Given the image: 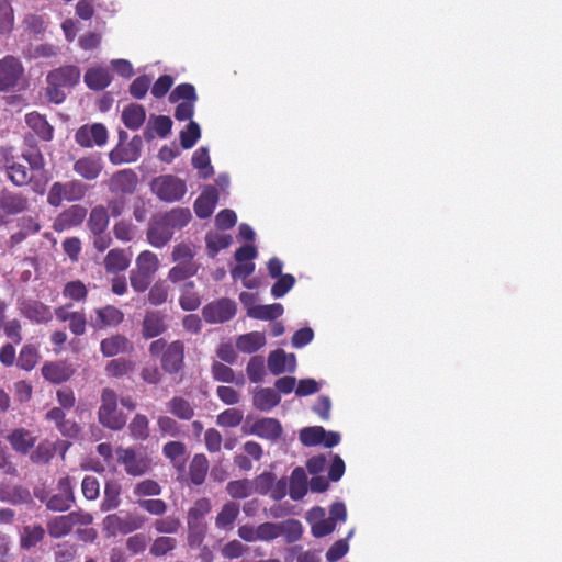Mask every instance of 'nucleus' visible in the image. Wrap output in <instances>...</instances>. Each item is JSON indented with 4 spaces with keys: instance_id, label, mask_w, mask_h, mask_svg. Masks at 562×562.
Returning <instances> with one entry per match:
<instances>
[{
    "instance_id": "obj_38",
    "label": "nucleus",
    "mask_w": 562,
    "mask_h": 562,
    "mask_svg": "<svg viewBox=\"0 0 562 562\" xmlns=\"http://www.w3.org/2000/svg\"><path fill=\"white\" fill-rule=\"evenodd\" d=\"M0 499L12 505H24L32 503V495L29 488L22 485H14L10 488H1Z\"/></svg>"
},
{
    "instance_id": "obj_18",
    "label": "nucleus",
    "mask_w": 562,
    "mask_h": 562,
    "mask_svg": "<svg viewBox=\"0 0 562 562\" xmlns=\"http://www.w3.org/2000/svg\"><path fill=\"white\" fill-rule=\"evenodd\" d=\"M124 319V313L113 306L106 305L95 310V317L91 318V325L94 328L102 329L104 327H115Z\"/></svg>"
},
{
    "instance_id": "obj_23",
    "label": "nucleus",
    "mask_w": 562,
    "mask_h": 562,
    "mask_svg": "<svg viewBox=\"0 0 562 562\" xmlns=\"http://www.w3.org/2000/svg\"><path fill=\"white\" fill-rule=\"evenodd\" d=\"M250 432L260 438L274 441L280 438L282 426L276 418H260L251 425Z\"/></svg>"
},
{
    "instance_id": "obj_44",
    "label": "nucleus",
    "mask_w": 562,
    "mask_h": 562,
    "mask_svg": "<svg viewBox=\"0 0 562 562\" xmlns=\"http://www.w3.org/2000/svg\"><path fill=\"white\" fill-rule=\"evenodd\" d=\"M200 269L199 263H177L168 271V280L171 283H179L194 277Z\"/></svg>"
},
{
    "instance_id": "obj_9",
    "label": "nucleus",
    "mask_w": 562,
    "mask_h": 562,
    "mask_svg": "<svg viewBox=\"0 0 562 562\" xmlns=\"http://www.w3.org/2000/svg\"><path fill=\"white\" fill-rule=\"evenodd\" d=\"M237 305L228 297H221L205 304L202 308V317L209 324H222L235 317Z\"/></svg>"
},
{
    "instance_id": "obj_11",
    "label": "nucleus",
    "mask_w": 562,
    "mask_h": 562,
    "mask_svg": "<svg viewBox=\"0 0 562 562\" xmlns=\"http://www.w3.org/2000/svg\"><path fill=\"white\" fill-rule=\"evenodd\" d=\"M75 140L83 148L101 147L108 142V130L102 123L86 124L76 131Z\"/></svg>"
},
{
    "instance_id": "obj_22",
    "label": "nucleus",
    "mask_w": 562,
    "mask_h": 562,
    "mask_svg": "<svg viewBox=\"0 0 562 562\" xmlns=\"http://www.w3.org/2000/svg\"><path fill=\"white\" fill-rule=\"evenodd\" d=\"M21 313L24 317L37 324L48 323L53 318L50 307L36 300L22 303Z\"/></svg>"
},
{
    "instance_id": "obj_29",
    "label": "nucleus",
    "mask_w": 562,
    "mask_h": 562,
    "mask_svg": "<svg viewBox=\"0 0 562 562\" xmlns=\"http://www.w3.org/2000/svg\"><path fill=\"white\" fill-rule=\"evenodd\" d=\"M266 335L261 331H250L236 339V348L244 353H254L266 345Z\"/></svg>"
},
{
    "instance_id": "obj_56",
    "label": "nucleus",
    "mask_w": 562,
    "mask_h": 562,
    "mask_svg": "<svg viewBox=\"0 0 562 562\" xmlns=\"http://www.w3.org/2000/svg\"><path fill=\"white\" fill-rule=\"evenodd\" d=\"M153 527L155 531L160 533L161 536L175 535L179 532L181 528V521L177 517L167 516L155 519L153 522Z\"/></svg>"
},
{
    "instance_id": "obj_25",
    "label": "nucleus",
    "mask_w": 562,
    "mask_h": 562,
    "mask_svg": "<svg viewBox=\"0 0 562 562\" xmlns=\"http://www.w3.org/2000/svg\"><path fill=\"white\" fill-rule=\"evenodd\" d=\"M167 330L164 316L159 312H149L142 322V336L144 339H153Z\"/></svg>"
},
{
    "instance_id": "obj_1",
    "label": "nucleus",
    "mask_w": 562,
    "mask_h": 562,
    "mask_svg": "<svg viewBox=\"0 0 562 562\" xmlns=\"http://www.w3.org/2000/svg\"><path fill=\"white\" fill-rule=\"evenodd\" d=\"M192 220L188 207H173L151 216L146 231L147 241L155 248L165 247L177 231L184 228Z\"/></svg>"
},
{
    "instance_id": "obj_54",
    "label": "nucleus",
    "mask_w": 562,
    "mask_h": 562,
    "mask_svg": "<svg viewBox=\"0 0 562 562\" xmlns=\"http://www.w3.org/2000/svg\"><path fill=\"white\" fill-rule=\"evenodd\" d=\"M14 27V10L10 0H0V34H10Z\"/></svg>"
},
{
    "instance_id": "obj_16",
    "label": "nucleus",
    "mask_w": 562,
    "mask_h": 562,
    "mask_svg": "<svg viewBox=\"0 0 562 562\" xmlns=\"http://www.w3.org/2000/svg\"><path fill=\"white\" fill-rule=\"evenodd\" d=\"M87 209L80 204H74L55 218L53 228L56 232L68 231L72 227L81 225L87 216Z\"/></svg>"
},
{
    "instance_id": "obj_37",
    "label": "nucleus",
    "mask_w": 562,
    "mask_h": 562,
    "mask_svg": "<svg viewBox=\"0 0 562 562\" xmlns=\"http://www.w3.org/2000/svg\"><path fill=\"white\" fill-rule=\"evenodd\" d=\"M212 509L210 498L201 497L196 499L189 508L187 514V524L189 529L195 528L202 518H204Z\"/></svg>"
},
{
    "instance_id": "obj_60",
    "label": "nucleus",
    "mask_w": 562,
    "mask_h": 562,
    "mask_svg": "<svg viewBox=\"0 0 562 562\" xmlns=\"http://www.w3.org/2000/svg\"><path fill=\"white\" fill-rule=\"evenodd\" d=\"M267 366L271 374L280 375L286 372L285 351L283 349H276L268 356Z\"/></svg>"
},
{
    "instance_id": "obj_30",
    "label": "nucleus",
    "mask_w": 562,
    "mask_h": 562,
    "mask_svg": "<svg viewBox=\"0 0 562 562\" xmlns=\"http://www.w3.org/2000/svg\"><path fill=\"white\" fill-rule=\"evenodd\" d=\"M25 122L27 126L43 140H50L54 135L53 126L47 122L44 115L37 112L26 114Z\"/></svg>"
},
{
    "instance_id": "obj_6",
    "label": "nucleus",
    "mask_w": 562,
    "mask_h": 562,
    "mask_svg": "<svg viewBox=\"0 0 562 562\" xmlns=\"http://www.w3.org/2000/svg\"><path fill=\"white\" fill-rule=\"evenodd\" d=\"M89 187L78 179H72L67 182H54L47 194V203L54 207L61 205L64 201L77 202L81 201Z\"/></svg>"
},
{
    "instance_id": "obj_53",
    "label": "nucleus",
    "mask_w": 562,
    "mask_h": 562,
    "mask_svg": "<svg viewBox=\"0 0 562 562\" xmlns=\"http://www.w3.org/2000/svg\"><path fill=\"white\" fill-rule=\"evenodd\" d=\"M192 165L195 169L200 170L203 178H209L213 175L209 150L205 147H200L193 153Z\"/></svg>"
},
{
    "instance_id": "obj_57",
    "label": "nucleus",
    "mask_w": 562,
    "mask_h": 562,
    "mask_svg": "<svg viewBox=\"0 0 562 562\" xmlns=\"http://www.w3.org/2000/svg\"><path fill=\"white\" fill-rule=\"evenodd\" d=\"M205 241L210 257H215L220 250L229 247L232 236L228 234H207Z\"/></svg>"
},
{
    "instance_id": "obj_27",
    "label": "nucleus",
    "mask_w": 562,
    "mask_h": 562,
    "mask_svg": "<svg viewBox=\"0 0 562 562\" xmlns=\"http://www.w3.org/2000/svg\"><path fill=\"white\" fill-rule=\"evenodd\" d=\"M83 80L88 88L100 91L111 83L112 77L109 69L103 67H92L86 71Z\"/></svg>"
},
{
    "instance_id": "obj_7",
    "label": "nucleus",
    "mask_w": 562,
    "mask_h": 562,
    "mask_svg": "<svg viewBox=\"0 0 562 562\" xmlns=\"http://www.w3.org/2000/svg\"><path fill=\"white\" fill-rule=\"evenodd\" d=\"M150 189L159 200L165 202L180 201L187 193L186 182L173 175L156 177L150 183Z\"/></svg>"
},
{
    "instance_id": "obj_32",
    "label": "nucleus",
    "mask_w": 562,
    "mask_h": 562,
    "mask_svg": "<svg viewBox=\"0 0 562 562\" xmlns=\"http://www.w3.org/2000/svg\"><path fill=\"white\" fill-rule=\"evenodd\" d=\"M8 177L14 186L22 187L31 181L30 168L24 164L16 162L13 158H5Z\"/></svg>"
},
{
    "instance_id": "obj_47",
    "label": "nucleus",
    "mask_w": 562,
    "mask_h": 562,
    "mask_svg": "<svg viewBox=\"0 0 562 562\" xmlns=\"http://www.w3.org/2000/svg\"><path fill=\"white\" fill-rule=\"evenodd\" d=\"M177 548V540L170 536L155 538L149 547V554L154 558H161Z\"/></svg>"
},
{
    "instance_id": "obj_46",
    "label": "nucleus",
    "mask_w": 562,
    "mask_h": 562,
    "mask_svg": "<svg viewBox=\"0 0 562 562\" xmlns=\"http://www.w3.org/2000/svg\"><path fill=\"white\" fill-rule=\"evenodd\" d=\"M44 536L45 530L41 525L24 526L20 539L21 548L31 549L35 547L43 540Z\"/></svg>"
},
{
    "instance_id": "obj_45",
    "label": "nucleus",
    "mask_w": 562,
    "mask_h": 562,
    "mask_svg": "<svg viewBox=\"0 0 562 562\" xmlns=\"http://www.w3.org/2000/svg\"><path fill=\"white\" fill-rule=\"evenodd\" d=\"M302 524L296 519L291 518L279 522V537H283L288 543L299 541L302 537Z\"/></svg>"
},
{
    "instance_id": "obj_3",
    "label": "nucleus",
    "mask_w": 562,
    "mask_h": 562,
    "mask_svg": "<svg viewBox=\"0 0 562 562\" xmlns=\"http://www.w3.org/2000/svg\"><path fill=\"white\" fill-rule=\"evenodd\" d=\"M81 77L79 67L65 65L50 70L46 76V97L49 102L60 104L66 99L65 89L76 87Z\"/></svg>"
},
{
    "instance_id": "obj_49",
    "label": "nucleus",
    "mask_w": 562,
    "mask_h": 562,
    "mask_svg": "<svg viewBox=\"0 0 562 562\" xmlns=\"http://www.w3.org/2000/svg\"><path fill=\"white\" fill-rule=\"evenodd\" d=\"M74 526L68 515L57 516L47 522V531L52 538H61L71 532Z\"/></svg>"
},
{
    "instance_id": "obj_28",
    "label": "nucleus",
    "mask_w": 562,
    "mask_h": 562,
    "mask_svg": "<svg viewBox=\"0 0 562 562\" xmlns=\"http://www.w3.org/2000/svg\"><path fill=\"white\" fill-rule=\"evenodd\" d=\"M172 121L166 115H153L149 119L148 125L144 131V137L146 140H151L157 134L159 137L165 138L171 132Z\"/></svg>"
},
{
    "instance_id": "obj_63",
    "label": "nucleus",
    "mask_w": 562,
    "mask_h": 562,
    "mask_svg": "<svg viewBox=\"0 0 562 562\" xmlns=\"http://www.w3.org/2000/svg\"><path fill=\"white\" fill-rule=\"evenodd\" d=\"M63 295L70 300L80 302L85 301L88 296V290L83 282L80 280L69 281L63 289Z\"/></svg>"
},
{
    "instance_id": "obj_12",
    "label": "nucleus",
    "mask_w": 562,
    "mask_h": 562,
    "mask_svg": "<svg viewBox=\"0 0 562 562\" xmlns=\"http://www.w3.org/2000/svg\"><path fill=\"white\" fill-rule=\"evenodd\" d=\"M24 68L19 58L8 55L0 60V91L14 88L23 76Z\"/></svg>"
},
{
    "instance_id": "obj_55",
    "label": "nucleus",
    "mask_w": 562,
    "mask_h": 562,
    "mask_svg": "<svg viewBox=\"0 0 562 562\" xmlns=\"http://www.w3.org/2000/svg\"><path fill=\"white\" fill-rule=\"evenodd\" d=\"M325 428L322 426L305 427L300 431L299 438L303 446L314 447L322 443Z\"/></svg>"
},
{
    "instance_id": "obj_35",
    "label": "nucleus",
    "mask_w": 562,
    "mask_h": 562,
    "mask_svg": "<svg viewBox=\"0 0 562 562\" xmlns=\"http://www.w3.org/2000/svg\"><path fill=\"white\" fill-rule=\"evenodd\" d=\"M211 373L213 379L218 382L235 383L238 386H243L245 384V378L241 373L236 378L233 369L220 361L213 362Z\"/></svg>"
},
{
    "instance_id": "obj_20",
    "label": "nucleus",
    "mask_w": 562,
    "mask_h": 562,
    "mask_svg": "<svg viewBox=\"0 0 562 562\" xmlns=\"http://www.w3.org/2000/svg\"><path fill=\"white\" fill-rule=\"evenodd\" d=\"M218 202V191L215 187H207L195 200L194 212L199 218H209Z\"/></svg>"
},
{
    "instance_id": "obj_34",
    "label": "nucleus",
    "mask_w": 562,
    "mask_h": 562,
    "mask_svg": "<svg viewBox=\"0 0 562 562\" xmlns=\"http://www.w3.org/2000/svg\"><path fill=\"white\" fill-rule=\"evenodd\" d=\"M252 401L257 409L268 412L280 403L281 397L276 390L266 387L256 391Z\"/></svg>"
},
{
    "instance_id": "obj_51",
    "label": "nucleus",
    "mask_w": 562,
    "mask_h": 562,
    "mask_svg": "<svg viewBox=\"0 0 562 562\" xmlns=\"http://www.w3.org/2000/svg\"><path fill=\"white\" fill-rule=\"evenodd\" d=\"M57 443L44 440L37 445L35 450L31 453V461L36 464L48 463L56 452Z\"/></svg>"
},
{
    "instance_id": "obj_48",
    "label": "nucleus",
    "mask_w": 562,
    "mask_h": 562,
    "mask_svg": "<svg viewBox=\"0 0 562 562\" xmlns=\"http://www.w3.org/2000/svg\"><path fill=\"white\" fill-rule=\"evenodd\" d=\"M134 362L125 358H115L105 366V373L110 378H122L134 370Z\"/></svg>"
},
{
    "instance_id": "obj_42",
    "label": "nucleus",
    "mask_w": 562,
    "mask_h": 562,
    "mask_svg": "<svg viewBox=\"0 0 562 562\" xmlns=\"http://www.w3.org/2000/svg\"><path fill=\"white\" fill-rule=\"evenodd\" d=\"M41 359L40 351L36 346L26 344L24 345L16 359V366L25 371L33 370Z\"/></svg>"
},
{
    "instance_id": "obj_39",
    "label": "nucleus",
    "mask_w": 562,
    "mask_h": 562,
    "mask_svg": "<svg viewBox=\"0 0 562 562\" xmlns=\"http://www.w3.org/2000/svg\"><path fill=\"white\" fill-rule=\"evenodd\" d=\"M209 471V460L203 453L193 457L189 465V477L194 485H201L206 479Z\"/></svg>"
},
{
    "instance_id": "obj_33",
    "label": "nucleus",
    "mask_w": 562,
    "mask_h": 562,
    "mask_svg": "<svg viewBox=\"0 0 562 562\" xmlns=\"http://www.w3.org/2000/svg\"><path fill=\"white\" fill-rule=\"evenodd\" d=\"M121 485L119 482L112 480L108 481L104 486L103 499L100 504V509L103 513L116 509L121 504Z\"/></svg>"
},
{
    "instance_id": "obj_15",
    "label": "nucleus",
    "mask_w": 562,
    "mask_h": 562,
    "mask_svg": "<svg viewBox=\"0 0 562 562\" xmlns=\"http://www.w3.org/2000/svg\"><path fill=\"white\" fill-rule=\"evenodd\" d=\"M74 171L87 181L97 180L103 170V161L100 154H89L74 162Z\"/></svg>"
},
{
    "instance_id": "obj_61",
    "label": "nucleus",
    "mask_w": 562,
    "mask_h": 562,
    "mask_svg": "<svg viewBox=\"0 0 562 562\" xmlns=\"http://www.w3.org/2000/svg\"><path fill=\"white\" fill-rule=\"evenodd\" d=\"M244 418V414L238 408H227L216 417V424L221 427H237Z\"/></svg>"
},
{
    "instance_id": "obj_21",
    "label": "nucleus",
    "mask_w": 562,
    "mask_h": 562,
    "mask_svg": "<svg viewBox=\"0 0 562 562\" xmlns=\"http://www.w3.org/2000/svg\"><path fill=\"white\" fill-rule=\"evenodd\" d=\"M240 513V505L236 502H226L215 517V528L222 531H232Z\"/></svg>"
},
{
    "instance_id": "obj_2",
    "label": "nucleus",
    "mask_w": 562,
    "mask_h": 562,
    "mask_svg": "<svg viewBox=\"0 0 562 562\" xmlns=\"http://www.w3.org/2000/svg\"><path fill=\"white\" fill-rule=\"evenodd\" d=\"M151 358L159 361L162 372L169 376H180L182 380L186 368V345L177 339L167 341L165 338L153 340L148 346Z\"/></svg>"
},
{
    "instance_id": "obj_8",
    "label": "nucleus",
    "mask_w": 562,
    "mask_h": 562,
    "mask_svg": "<svg viewBox=\"0 0 562 562\" xmlns=\"http://www.w3.org/2000/svg\"><path fill=\"white\" fill-rule=\"evenodd\" d=\"M117 462L123 465L130 476H142L153 468V460L146 453H139L134 448L119 447L115 450Z\"/></svg>"
},
{
    "instance_id": "obj_17",
    "label": "nucleus",
    "mask_w": 562,
    "mask_h": 562,
    "mask_svg": "<svg viewBox=\"0 0 562 562\" xmlns=\"http://www.w3.org/2000/svg\"><path fill=\"white\" fill-rule=\"evenodd\" d=\"M42 376L53 383L61 384L70 380L75 374V370L71 364L66 361H47L41 368Z\"/></svg>"
},
{
    "instance_id": "obj_64",
    "label": "nucleus",
    "mask_w": 562,
    "mask_h": 562,
    "mask_svg": "<svg viewBox=\"0 0 562 562\" xmlns=\"http://www.w3.org/2000/svg\"><path fill=\"white\" fill-rule=\"evenodd\" d=\"M201 136V130L196 122L190 121L187 128L180 133V144L182 148H192Z\"/></svg>"
},
{
    "instance_id": "obj_13",
    "label": "nucleus",
    "mask_w": 562,
    "mask_h": 562,
    "mask_svg": "<svg viewBox=\"0 0 562 562\" xmlns=\"http://www.w3.org/2000/svg\"><path fill=\"white\" fill-rule=\"evenodd\" d=\"M75 503L74 487L69 476L58 480L57 493L46 501V507L53 512H66Z\"/></svg>"
},
{
    "instance_id": "obj_36",
    "label": "nucleus",
    "mask_w": 562,
    "mask_h": 562,
    "mask_svg": "<svg viewBox=\"0 0 562 562\" xmlns=\"http://www.w3.org/2000/svg\"><path fill=\"white\" fill-rule=\"evenodd\" d=\"M166 405L168 412L181 420H190L194 416L193 405L182 396H173Z\"/></svg>"
},
{
    "instance_id": "obj_43",
    "label": "nucleus",
    "mask_w": 562,
    "mask_h": 562,
    "mask_svg": "<svg viewBox=\"0 0 562 562\" xmlns=\"http://www.w3.org/2000/svg\"><path fill=\"white\" fill-rule=\"evenodd\" d=\"M130 436L136 441L149 438V419L144 414H136L128 424Z\"/></svg>"
},
{
    "instance_id": "obj_26",
    "label": "nucleus",
    "mask_w": 562,
    "mask_h": 562,
    "mask_svg": "<svg viewBox=\"0 0 562 562\" xmlns=\"http://www.w3.org/2000/svg\"><path fill=\"white\" fill-rule=\"evenodd\" d=\"M130 255L121 248L111 249L104 257L103 265L108 273H119L128 268Z\"/></svg>"
},
{
    "instance_id": "obj_4",
    "label": "nucleus",
    "mask_w": 562,
    "mask_h": 562,
    "mask_svg": "<svg viewBox=\"0 0 562 562\" xmlns=\"http://www.w3.org/2000/svg\"><path fill=\"white\" fill-rule=\"evenodd\" d=\"M98 420L103 427L113 431H119L126 425V416L117 408L116 392L110 387H104L101 392Z\"/></svg>"
},
{
    "instance_id": "obj_52",
    "label": "nucleus",
    "mask_w": 562,
    "mask_h": 562,
    "mask_svg": "<svg viewBox=\"0 0 562 562\" xmlns=\"http://www.w3.org/2000/svg\"><path fill=\"white\" fill-rule=\"evenodd\" d=\"M135 263V269L150 273L153 276H155L159 269V259L157 255L150 250L140 251L136 258Z\"/></svg>"
},
{
    "instance_id": "obj_5",
    "label": "nucleus",
    "mask_w": 562,
    "mask_h": 562,
    "mask_svg": "<svg viewBox=\"0 0 562 562\" xmlns=\"http://www.w3.org/2000/svg\"><path fill=\"white\" fill-rule=\"evenodd\" d=\"M146 517L139 514L126 513L124 516L109 514L102 520V530L106 537L130 535L144 527Z\"/></svg>"
},
{
    "instance_id": "obj_58",
    "label": "nucleus",
    "mask_w": 562,
    "mask_h": 562,
    "mask_svg": "<svg viewBox=\"0 0 562 562\" xmlns=\"http://www.w3.org/2000/svg\"><path fill=\"white\" fill-rule=\"evenodd\" d=\"M149 538L143 532H133L125 540V548L131 555L143 554L148 547Z\"/></svg>"
},
{
    "instance_id": "obj_62",
    "label": "nucleus",
    "mask_w": 562,
    "mask_h": 562,
    "mask_svg": "<svg viewBox=\"0 0 562 562\" xmlns=\"http://www.w3.org/2000/svg\"><path fill=\"white\" fill-rule=\"evenodd\" d=\"M153 278H154L153 274L137 270V269H132L130 271L131 286L137 293L145 292L149 288V285L153 281Z\"/></svg>"
},
{
    "instance_id": "obj_59",
    "label": "nucleus",
    "mask_w": 562,
    "mask_h": 562,
    "mask_svg": "<svg viewBox=\"0 0 562 562\" xmlns=\"http://www.w3.org/2000/svg\"><path fill=\"white\" fill-rule=\"evenodd\" d=\"M180 100H183L182 102H196L198 95L193 85L180 83L171 91L169 101L171 103H177Z\"/></svg>"
},
{
    "instance_id": "obj_14",
    "label": "nucleus",
    "mask_w": 562,
    "mask_h": 562,
    "mask_svg": "<svg viewBox=\"0 0 562 562\" xmlns=\"http://www.w3.org/2000/svg\"><path fill=\"white\" fill-rule=\"evenodd\" d=\"M29 199L22 192L3 188L0 190V211L8 216L18 215L29 209Z\"/></svg>"
},
{
    "instance_id": "obj_24",
    "label": "nucleus",
    "mask_w": 562,
    "mask_h": 562,
    "mask_svg": "<svg viewBox=\"0 0 562 562\" xmlns=\"http://www.w3.org/2000/svg\"><path fill=\"white\" fill-rule=\"evenodd\" d=\"M13 450L21 454H26L35 446L36 437L25 428H16L12 430L8 437Z\"/></svg>"
},
{
    "instance_id": "obj_41",
    "label": "nucleus",
    "mask_w": 562,
    "mask_h": 562,
    "mask_svg": "<svg viewBox=\"0 0 562 562\" xmlns=\"http://www.w3.org/2000/svg\"><path fill=\"white\" fill-rule=\"evenodd\" d=\"M109 213L102 205L93 207L88 218V227L92 234L105 233L109 226Z\"/></svg>"
},
{
    "instance_id": "obj_19",
    "label": "nucleus",
    "mask_w": 562,
    "mask_h": 562,
    "mask_svg": "<svg viewBox=\"0 0 562 562\" xmlns=\"http://www.w3.org/2000/svg\"><path fill=\"white\" fill-rule=\"evenodd\" d=\"M100 350L104 357H115L120 353H130L134 350L133 344L124 335H113L100 342Z\"/></svg>"
},
{
    "instance_id": "obj_10",
    "label": "nucleus",
    "mask_w": 562,
    "mask_h": 562,
    "mask_svg": "<svg viewBox=\"0 0 562 562\" xmlns=\"http://www.w3.org/2000/svg\"><path fill=\"white\" fill-rule=\"evenodd\" d=\"M137 184V173L132 169L117 170L105 181L110 193L123 196L132 195L136 191Z\"/></svg>"
},
{
    "instance_id": "obj_40",
    "label": "nucleus",
    "mask_w": 562,
    "mask_h": 562,
    "mask_svg": "<svg viewBox=\"0 0 562 562\" xmlns=\"http://www.w3.org/2000/svg\"><path fill=\"white\" fill-rule=\"evenodd\" d=\"M284 312L283 305L273 303L268 305H256L250 307L247 312L248 316L261 321H274L280 317Z\"/></svg>"
},
{
    "instance_id": "obj_31",
    "label": "nucleus",
    "mask_w": 562,
    "mask_h": 562,
    "mask_svg": "<svg viewBox=\"0 0 562 562\" xmlns=\"http://www.w3.org/2000/svg\"><path fill=\"white\" fill-rule=\"evenodd\" d=\"M146 111L143 105L131 103L122 112V122L128 130L136 131L145 122Z\"/></svg>"
},
{
    "instance_id": "obj_50",
    "label": "nucleus",
    "mask_w": 562,
    "mask_h": 562,
    "mask_svg": "<svg viewBox=\"0 0 562 562\" xmlns=\"http://www.w3.org/2000/svg\"><path fill=\"white\" fill-rule=\"evenodd\" d=\"M306 492V474L303 468H295L291 474L290 496L292 499H300Z\"/></svg>"
}]
</instances>
